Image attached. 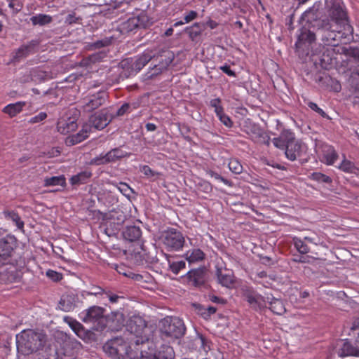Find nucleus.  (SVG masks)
I'll use <instances>...</instances> for the list:
<instances>
[{
    "instance_id": "obj_1",
    "label": "nucleus",
    "mask_w": 359,
    "mask_h": 359,
    "mask_svg": "<svg viewBox=\"0 0 359 359\" xmlns=\"http://www.w3.org/2000/svg\"><path fill=\"white\" fill-rule=\"evenodd\" d=\"M126 329L128 332L126 334V341H122L121 339L114 337V359L125 356L135 359L141 348H152L153 341L149 340L145 332L147 325L141 317L130 318L126 323Z\"/></svg>"
},
{
    "instance_id": "obj_2",
    "label": "nucleus",
    "mask_w": 359,
    "mask_h": 359,
    "mask_svg": "<svg viewBox=\"0 0 359 359\" xmlns=\"http://www.w3.org/2000/svg\"><path fill=\"white\" fill-rule=\"evenodd\" d=\"M18 353L28 355L42 350L47 343V335L38 329H27L16 335Z\"/></svg>"
},
{
    "instance_id": "obj_3",
    "label": "nucleus",
    "mask_w": 359,
    "mask_h": 359,
    "mask_svg": "<svg viewBox=\"0 0 359 359\" xmlns=\"http://www.w3.org/2000/svg\"><path fill=\"white\" fill-rule=\"evenodd\" d=\"M318 32L324 46L328 47L334 48L339 42L348 43L353 40V28L351 25L337 29L330 22H322Z\"/></svg>"
},
{
    "instance_id": "obj_4",
    "label": "nucleus",
    "mask_w": 359,
    "mask_h": 359,
    "mask_svg": "<svg viewBox=\"0 0 359 359\" xmlns=\"http://www.w3.org/2000/svg\"><path fill=\"white\" fill-rule=\"evenodd\" d=\"M247 301L255 309L261 310L269 304V309L276 315H283L286 311L283 302L272 295L263 297L260 294L247 295Z\"/></svg>"
},
{
    "instance_id": "obj_5",
    "label": "nucleus",
    "mask_w": 359,
    "mask_h": 359,
    "mask_svg": "<svg viewBox=\"0 0 359 359\" xmlns=\"http://www.w3.org/2000/svg\"><path fill=\"white\" fill-rule=\"evenodd\" d=\"M161 337L171 339H180L185 333L184 324L179 318L166 317L161 322Z\"/></svg>"
},
{
    "instance_id": "obj_6",
    "label": "nucleus",
    "mask_w": 359,
    "mask_h": 359,
    "mask_svg": "<svg viewBox=\"0 0 359 359\" xmlns=\"http://www.w3.org/2000/svg\"><path fill=\"white\" fill-rule=\"evenodd\" d=\"M161 240L168 251H179L182 249L185 243L182 233L173 228L163 232Z\"/></svg>"
},
{
    "instance_id": "obj_7",
    "label": "nucleus",
    "mask_w": 359,
    "mask_h": 359,
    "mask_svg": "<svg viewBox=\"0 0 359 359\" xmlns=\"http://www.w3.org/2000/svg\"><path fill=\"white\" fill-rule=\"evenodd\" d=\"M155 346L153 344L151 348H140V351L136 353L135 359H174L175 352L170 346L163 345L157 351H154Z\"/></svg>"
},
{
    "instance_id": "obj_8",
    "label": "nucleus",
    "mask_w": 359,
    "mask_h": 359,
    "mask_svg": "<svg viewBox=\"0 0 359 359\" xmlns=\"http://www.w3.org/2000/svg\"><path fill=\"white\" fill-rule=\"evenodd\" d=\"M104 310L100 306H93L87 310L83 318L84 323H96L93 327L95 330L102 331L107 327V319L103 315Z\"/></svg>"
},
{
    "instance_id": "obj_9",
    "label": "nucleus",
    "mask_w": 359,
    "mask_h": 359,
    "mask_svg": "<svg viewBox=\"0 0 359 359\" xmlns=\"http://www.w3.org/2000/svg\"><path fill=\"white\" fill-rule=\"evenodd\" d=\"M329 16L330 19L323 20V22H330L333 25H335V27L337 29L344 28L345 25H350L347 13L344 7L339 4H333L329 11Z\"/></svg>"
},
{
    "instance_id": "obj_10",
    "label": "nucleus",
    "mask_w": 359,
    "mask_h": 359,
    "mask_svg": "<svg viewBox=\"0 0 359 359\" xmlns=\"http://www.w3.org/2000/svg\"><path fill=\"white\" fill-rule=\"evenodd\" d=\"M64 321L67 323L74 333L85 341H96L95 334L89 330H86L83 325L69 316H65Z\"/></svg>"
},
{
    "instance_id": "obj_11",
    "label": "nucleus",
    "mask_w": 359,
    "mask_h": 359,
    "mask_svg": "<svg viewBox=\"0 0 359 359\" xmlns=\"http://www.w3.org/2000/svg\"><path fill=\"white\" fill-rule=\"evenodd\" d=\"M186 278L189 285L200 287L207 281V270L204 266L191 269L187 273Z\"/></svg>"
},
{
    "instance_id": "obj_12",
    "label": "nucleus",
    "mask_w": 359,
    "mask_h": 359,
    "mask_svg": "<svg viewBox=\"0 0 359 359\" xmlns=\"http://www.w3.org/2000/svg\"><path fill=\"white\" fill-rule=\"evenodd\" d=\"M39 45L38 40H32L27 43L22 45L13 53L11 61L17 62L30 54L34 53Z\"/></svg>"
},
{
    "instance_id": "obj_13",
    "label": "nucleus",
    "mask_w": 359,
    "mask_h": 359,
    "mask_svg": "<svg viewBox=\"0 0 359 359\" xmlns=\"http://www.w3.org/2000/svg\"><path fill=\"white\" fill-rule=\"evenodd\" d=\"M15 246V238L7 236L0 239V262L7 261L11 256Z\"/></svg>"
},
{
    "instance_id": "obj_14",
    "label": "nucleus",
    "mask_w": 359,
    "mask_h": 359,
    "mask_svg": "<svg viewBox=\"0 0 359 359\" xmlns=\"http://www.w3.org/2000/svg\"><path fill=\"white\" fill-rule=\"evenodd\" d=\"M111 121V118H109L107 114L103 112L95 113L90 117L88 122L84 125L90 126V133H91L93 129L102 130Z\"/></svg>"
},
{
    "instance_id": "obj_15",
    "label": "nucleus",
    "mask_w": 359,
    "mask_h": 359,
    "mask_svg": "<svg viewBox=\"0 0 359 359\" xmlns=\"http://www.w3.org/2000/svg\"><path fill=\"white\" fill-rule=\"evenodd\" d=\"M116 22L117 23L116 30L124 34L137 28L140 25L141 21L139 16H129L126 20L123 18L121 19V21L116 20Z\"/></svg>"
},
{
    "instance_id": "obj_16",
    "label": "nucleus",
    "mask_w": 359,
    "mask_h": 359,
    "mask_svg": "<svg viewBox=\"0 0 359 359\" xmlns=\"http://www.w3.org/2000/svg\"><path fill=\"white\" fill-rule=\"evenodd\" d=\"M283 150H285L286 158L291 161H294L305 151L306 146L300 140H295Z\"/></svg>"
},
{
    "instance_id": "obj_17",
    "label": "nucleus",
    "mask_w": 359,
    "mask_h": 359,
    "mask_svg": "<svg viewBox=\"0 0 359 359\" xmlns=\"http://www.w3.org/2000/svg\"><path fill=\"white\" fill-rule=\"evenodd\" d=\"M22 278V272L14 265H8L0 272V278L6 283L20 282Z\"/></svg>"
},
{
    "instance_id": "obj_18",
    "label": "nucleus",
    "mask_w": 359,
    "mask_h": 359,
    "mask_svg": "<svg viewBox=\"0 0 359 359\" xmlns=\"http://www.w3.org/2000/svg\"><path fill=\"white\" fill-rule=\"evenodd\" d=\"M158 59V64L154 65L153 67L150 68L147 72V78L152 79L161 74L163 71L167 69L173 60V57H165L163 55H161Z\"/></svg>"
},
{
    "instance_id": "obj_19",
    "label": "nucleus",
    "mask_w": 359,
    "mask_h": 359,
    "mask_svg": "<svg viewBox=\"0 0 359 359\" xmlns=\"http://www.w3.org/2000/svg\"><path fill=\"white\" fill-rule=\"evenodd\" d=\"M119 232L117 233V236ZM142 235V231L139 226L135 225L126 226L120 232V236L126 242L133 243L137 241Z\"/></svg>"
},
{
    "instance_id": "obj_20",
    "label": "nucleus",
    "mask_w": 359,
    "mask_h": 359,
    "mask_svg": "<svg viewBox=\"0 0 359 359\" xmlns=\"http://www.w3.org/2000/svg\"><path fill=\"white\" fill-rule=\"evenodd\" d=\"M294 140V133L291 130L285 129L280 133L279 137L273 138L272 142L276 147L283 149Z\"/></svg>"
},
{
    "instance_id": "obj_21",
    "label": "nucleus",
    "mask_w": 359,
    "mask_h": 359,
    "mask_svg": "<svg viewBox=\"0 0 359 359\" xmlns=\"http://www.w3.org/2000/svg\"><path fill=\"white\" fill-rule=\"evenodd\" d=\"M216 275L218 283L224 287H231L235 282L233 271L226 268H217Z\"/></svg>"
},
{
    "instance_id": "obj_22",
    "label": "nucleus",
    "mask_w": 359,
    "mask_h": 359,
    "mask_svg": "<svg viewBox=\"0 0 359 359\" xmlns=\"http://www.w3.org/2000/svg\"><path fill=\"white\" fill-rule=\"evenodd\" d=\"M248 134L250 139L256 143L266 144L267 146L270 144V137L257 126H253L250 128V131L248 132Z\"/></svg>"
},
{
    "instance_id": "obj_23",
    "label": "nucleus",
    "mask_w": 359,
    "mask_h": 359,
    "mask_svg": "<svg viewBox=\"0 0 359 359\" xmlns=\"http://www.w3.org/2000/svg\"><path fill=\"white\" fill-rule=\"evenodd\" d=\"M78 128V124L74 118H61L57 123V131L62 134H67L73 132Z\"/></svg>"
},
{
    "instance_id": "obj_24",
    "label": "nucleus",
    "mask_w": 359,
    "mask_h": 359,
    "mask_svg": "<svg viewBox=\"0 0 359 359\" xmlns=\"http://www.w3.org/2000/svg\"><path fill=\"white\" fill-rule=\"evenodd\" d=\"M316 40L315 34L310 31L308 28L303 27L299 29L297 41L296 42V47L300 48L303 45L308 43L310 45Z\"/></svg>"
},
{
    "instance_id": "obj_25",
    "label": "nucleus",
    "mask_w": 359,
    "mask_h": 359,
    "mask_svg": "<svg viewBox=\"0 0 359 359\" xmlns=\"http://www.w3.org/2000/svg\"><path fill=\"white\" fill-rule=\"evenodd\" d=\"M90 126L83 125L82 129L76 134L68 136L65 140L67 146H73L81 142L88 137Z\"/></svg>"
},
{
    "instance_id": "obj_26",
    "label": "nucleus",
    "mask_w": 359,
    "mask_h": 359,
    "mask_svg": "<svg viewBox=\"0 0 359 359\" xmlns=\"http://www.w3.org/2000/svg\"><path fill=\"white\" fill-rule=\"evenodd\" d=\"M76 297L74 294H64L59 302V309L65 312L72 311L76 306Z\"/></svg>"
},
{
    "instance_id": "obj_27",
    "label": "nucleus",
    "mask_w": 359,
    "mask_h": 359,
    "mask_svg": "<svg viewBox=\"0 0 359 359\" xmlns=\"http://www.w3.org/2000/svg\"><path fill=\"white\" fill-rule=\"evenodd\" d=\"M153 57L154 53L151 50H145L135 60L132 65V68L135 69L136 72H140L152 59Z\"/></svg>"
},
{
    "instance_id": "obj_28",
    "label": "nucleus",
    "mask_w": 359,
    "mask_h": 359,
    "mask_svg": "<svg viewBox=\"0 0 359 359\" xmlns=\"http://www.w3.org/2000/svg\"><path fill=\"white\" fill-rule=\"evenodd\" d=\"M323 55L320 58V65L323 68L329 69L330 66L333 64V61L336 60L334 57V48L332 47L324 48Z\"/></svg>"
},
{
    "instance_id": "obj_29",
    "label": "nucleus",
    "mask_w": 359,
    "mask_h": 359,
    "mask_svg": "<svg viewBox=\"0 0 359 359\" xmlns=\"http://www.w3.org/2000/svg\"><path fill=\"white\" fill-rule=\"evenodd\" d=\"M323 159L327 165H333L338 159V154L332 146H326L323 149Z\"/></svg>"
},
{
    "instance_id": "obj_30",
    "label": "nucleus",
    "mask_w": 359,
    "mask_h": 359,
    "mask_svg": "<svg viewBox=\"0 0 359 359\" xmlns=\"http://www.w3.org/2000/svg\"><path fill=\"white\" fill-rule=\"evenodd\" d=\"M359 354V348L353 346L351 342L346 341L339 351L340 356H356Z\"/></svg>"
},
{
    "instance_id": "obj_31",
    "label": "nucleus",
    "mask_w": 359,
    "mask_h": 359,
    "mask_svg": "<svg viewBox=\"0 0 359 359\" xmlns=\"http://www.w3.org/2000/svg\"><path fill=\"white\" fill-rule=\"evenodd\" d=\"M186 257L189 263H194L203 260L205 253L201 249H192L187 252Z\"/></svg>"
},
{
    "instance_id": "obj_32",
    "label": "nucleus",
    "mask_w": 359,
    "mask_h": 359,
    "mask_svg": "<svg viewBox=\"0 0 359 359\" xmlns=\"http://www.w3.org/2000/svg\"><path fill=\"white\" fill-rule=\"evenodd\" d=\"M25 105V103L21 102L10 104L3 109V112L9 115L10 117H13L22 110Z\"/></svg>"
},
{
    "instance_id": "obj_33",
    "label": "nucleus",
    "mask_w": 359,
    "mask_h": 359,
    "mask_svg": "<svg viewBox=\"0 0 359 359\" xmlns=\"http://www.w3.org/2000/svg\"><path fill=\"white\" fill-rule=\"evenodd\" d=\"M339 168L344 172L359 176V168L355 165L354 163L348 160L344 159L339 165Z\"/></svg>"
},
{
    "instance_id": "obj_34",
    "label": "nucleus",
    "mask_w": 359,
    "mask_h": 359,
    "mask_svg": "<svg viewBox=\"0 0 359 359\" xmlns=\"http://www.w3.org/2000/svg\"><path fill=\"white\" fill-rule=\"evenodd\" d=\"M31 21L34 25L43 26L52 22L51 16L46 14H39L31 18Z\"/></svg>"
},
{
    "instance_id": "obj_35",
    "label": "nucleus",
    "mask_w": 359,
    "mask_h": 359,
    "mask_svg": "<svg viewBox=\"0 0 359 359\" xmlns=\"http://www.w3.org/2000/svg\"><path fill=\"white\" fill-rule=\"evenodd\" d=\"M292 243L300 254H306L310 251V248L306 242H305V240H302L301 238L294 237L292 238Z\"/></svg>"
},
{
    "instance_id": "obj_36",
    "label": "nucleus",
    "mask_w": 359,
    "mask_h": 359,
    "mask_svg": "<svg viewBox=\"0 0 359 359\" xmlns=\"http://www.w3.org/2000/svg\"><path fill=\"white\" fill-rule=\"evenodd\" d=\"M126 314L123 311L114 312V330L118 331L125 325Z\"/></svg>"
},
{
    "instance_id": "obj_37",
    "label": "nucleus",
    "mask_w": 359,
    "mask_h": 359,
    "mask_svg": "<svg viewBox=\"0 0 359 359\" xmlns=\"http://www.w3.org/2000/svg\"><path fill=\"white\" fill-rule=\"evenodd\" d=\"M65 184H66V180H65V177H64V175L47 177L44 180V186L45 187L56 186V185H61V186L64 187V186H65Z\"/></svg>"
},
{
    "instance_id": "obj_38",
    "label": "nucleus",
    "mask_w": 359,
    "mask_h": 359,
    "mask_svg": "<svg viewBox=\"0 0 359 359\" xmlns=\"http://www.w3.org/2000/svg\"><path fill=\"white\" fill-rule=\"evenodd\" d=\"M324 83L326 84L327 88L334 92H339L341 89L340 83L332 78L331 76H325L324 79Z\"/></svg>"
},
{
    "instance_id": "obj_39",
    "label": "nucleus",
    "mask_w": 359,
    "mask_h": 359,
    "mask_svg": "<svg viewBox=\"0 0 359 359\" xmlns=\"http://www.w3.org/2000/svg\"><path fill=\"white\" fill-rule=\"evenodd\" d=\"M185 31L188 34L190 39L192 41L195 40L201 34L200 23L195 22L192 26L186 27Z\"/></svg>"
},
{
    "instance_id": "obj_40",
    "label": "nucleus",
    "mask_w": 359,
    "mask_h": 359,
    "mask_svg": "<svg viewBox=\"0 0 359 359\" xmlns=\"http://www.w3.org/2000/svg\"><path fill=\"white\" fill-rule=\"evenodd\" d=\"M310 178L311 180L316 181L320 183L330 184L332 182V180L330 177L320 172H313L311 175Z\"/></svg>"
},
{
    "instance_id": "obj_41",
    "label": "nucleus",
    "mask_w": 359,
    "mask_h": 359,
    "mask_svg": "<svg viewBox=\"0 0 359 359\" xmlns=\"http://www.w3.org/2000/svg\"><path fill=\"white\" fill-rule=\"evenodd\" d=\"M4 215L6 217L11 219L14 222L18 229H22L24 227V222L21 220L19 215L14 211H5Z\"/></svg>"
},
{
    "instance_id": "obj_42",
    "label": "nucleus",
    "mask_w": 359,
    "mask_h": 359,
    "mask_svg": "<svg viewBox=\"0 0 359 359\" xmlns=\"http://www.w3.org/2000/svg\"><path fill=\"white\" fill-rule=\"evenodd\" d=\"M168 264L170 271L176 275L178 274L182 269L186 267V263L183 260L172 262L168 260Z\"/></svg>"
},
{
    "instance_id": "obj_43",
    "label": "nucleus",
    "mask_w": 359,
    "mask_h": 359,
    "mask_svg": "<svg viewBox=\"0 0 359 359\" xmlns=\"http://www.w3.org/2000/svg\"><path fill=\"white\" fill-rule=\"evenodd\" d=\"M120 255L122 254L126 257L128 259H133V257H136L139 254L133 253L130 249L127 250L126 248H115V245H114V255Z\"/></svg>"
},
{
    "instance_id": "obj_44",
    "label": "nucleus",
    "mask_w": 359,
    "mask_h": 359,
    "mask_svg": "<svg viewBox=\"0 0 359 359\" xmlns=\"http://www.w3.org/2000/svg\"><path fill=\"white\" fill-rule=\"evenodd\" d=\"M229 168L235 174H240L243 171V166L241 163L236 158L230 159L229 162Z\"/></svg>"
},
{
    "instance_id": "obj_45",
    "label": "nucleus",
    "mask_w": 359,
    "mask_h": 359,
    "mask_svg": "<svg viewBox=\"0 0 359 359\" xmlns=\"http://www.w3.org/2000/svg\"><path fill=\"white\" fill-rule=\"evenodd\" d=\"M210 106L214 109L216 116L224 111V107L222 104V100L219 97L212 99L210 101Z\"/></svg>"
},
{
    "instance_id": "obj_46",
    "label": "nucleus",
    "mask_w": 359,
    "mask_h": 359,
    "mask_svg": "<svg viewBox=\"0 0 359 359\" xmlns=\"http://www.w3.org/2000/svg\"><path fill=\"white\" fill-rule=\"evenodd\" d=\"M206 174L208 175H209L210 177H213L214 179H215L216 180H219L222 182H223L225 185H227L229 187H231L232 186V182H231L230 180L223 177L222 176H221L219 173L212 170H206Z\"/></svg>"
},
{
    "instance_id": "obj_47",
    "label": "nucleus",
    "mask_w": 359,
    "mask_h": 359,
    "mask_svg": "<svg viewBox=\"0 0 359 359\" xmlns=\"http://www.w3.org/2000/svg\"><path fill=\"white\" fill-rule=\"evenodd\" d=\"M111 159V151L107 152L104 155L101 154L100 156L93 159V163L95 165H102L109 163Z\"/></svg>"
},
{
    "instance_id": "obj_48",
    "label": "nucleus",
    "mask_w": 359,
    "mask_h": 359,
    "mask_svg": "<svg viewBox=\"0 0 359 359\" xmlns=\"http://www.w3.org/2000/svg\"><path fill=\"white\" fill-rule=\"evenodd\" d=\"M110 44H111V39L106 38L104 39L97 41L96 42L88 45V49L89 50L97 49V48H100L102 47H105V46H109Z\"/></svg>"
},
{
    "instance_id": "obj_49",
    "label": "nucleus",
    "mask_w": 359,
    "mask_h": 359,
    "mask_svg": "<svg viewBox=\"0 0 359 359\" xmlns=\"http://www.w3.org/2000/svg\"><path fill=\"white\" fill-rule=\"evenodd\" d=\"M116 187L120 193L128 198H129L133 193V189L126 183L120 182L118 185L116 186Z\"/></svg>"
},
{
    "instance_id": "obj_50",
    "label": "nucleus",
    "mask_w": 359,
    "mask_h": 359,
    "mask_svg": "<svg viewBox=\"0 0 359 359\" xmlns=\"http://www.w3.org/2000/svg\"><path fill=\"white\" fill-rule=\"evenodd\" d=\"M219 120L227 128H231L233 126V121L231 118L224 113V111L217 116Z\"/></svg>"
},
{
    "instance_id": "obj_51",
    "label": "nucleus",
    "mask_w": 359,
    "mask_h": 359,
    "mask_svg": "<svg viewBox=\"0 0 359 359\" xmlns=\"http://www.w3.org/2000/svg\"><path fill=\"white\" fill-rule=\"evenodd\" d=\"M89 176L90 175H87L86 172H82L72 177L70 180L72 184H79L83 183L84 180Z\"/></svg>"
},
{
    "instance_id": "obj_52",
    "label": "nucleus",
    "mask_w": 359,
    "mask_h": 359,
    "mask_svg": "<svg viewBox=\"0 0 359 359\" xmlns=\"http://www.w3.org/2000/svg\"><path fill=\"white\" fill-rule=\"evenodd\" d=\"M125 217V215L122 212L114 210V230L117 229L115 225L118 226L121 222L124 221Z\"/></svg>"
},
{
    "instance_id": "obj_53",
    "label": "nucleus",
    "mask_w": 359,
    "mask_h": 359,
    "mask_svg": "<svg viewBox=\"0 0 359 359\" xmlns=\"http://www.w3.org/2000/svg\"><path fill=\"white\" fill-rule=\"evenodd\" d=\"M81 17H76V13L74 12H73L72 13L69 14L66 17L65 22L67 25H73V24L79 23V21H81Z\"/></svg>"
},
{
    "instance_id": "obj_54",
    "label": "nucleus",
    "mask_w": 359,
    "mask_h": 359,
    "mask_svg": "<svg viewBox=\"0 0 359 359\" xmlns=\"http://www.w3.org/2000/svg\"><path fill=\"white\" fill-rule=\"evenodd\" d=\"M47 276L55 282H57L62 278V275L60 273H58L53 270H48L46 272Z\"/></svg>"
},
{
    "instance_id": "obj_55",
    "label": "nucleus",
    "mask_w": 359,
    "mask_h": 359,
    "mask_svg": "<svg viewBox=\"0 0 359 359\" xmlns=\"http://www.w3.org/2000/svg\"><path fill=\"white\" fill-rule=\"evenodd\" d=\"M106 53L104 51H100L94 54L90 55L91 61L95 64L96 62H101L103 58L106 57Z\"/></svg>"
},
{
    "instance_id": "obj_56",
    "label": "nucleus",
    "mask_w": 359,
    "mask_h": 359,
    "mask_svg": "<svg viewBox=\"0 0 359 359\" xmlns=\"http://www.w3.org/2000/svg\"><path fill=\"white\" fill-rule=\"evenodd\" d=\"M199 189L204 193H210L212 190V184L208 181H203L198 184Z\"/></svg>"
},
{
    "instance_id": "obj_57",
    "label": "nucleus",
    "mask_w": 359,
    "mask_h": 359,
    "mask_svg": "<svg viewBox=\"0 0 359 359\" xmlns=\"http://www.w3.org/2000/svg\"><path fill=\"white\" fill-rule=\"evenodd\" d=\"M307 104L311 109L316 111V113L320 114L321 116L325 117L327 116L326 113L321 108H320L318 106V104H316L315 102H309Z\"/></svg>"
},
{
    "instance_id": "obj_58",
    "label": "nucleus",
    "mask_w": 359,
    "mask_h": 359,
    "mask_svg": "<svg viewBox=\"0 0 359 359\" xmlns=\"http://www.w3.org/2000/svg\"><path fill=\"white\" fill-rule=\"evenodd\" d=\"M199 339L201 341V348L203 350L204 352L208 353L210 350L209 341L207 340L203 335H201Z\"/></svg>"
},
{
    "instance_id": "obj_59",
    "label": "nucleus",
    "mask_w": 359,
    "mask_h": 359,
    "mask_svg": "<svg viewBox=\"0 0 359 359\" xmlns=\"http://www.w3.org/2000/svg\"><path fill=\"white\" fill-rule=\"evenodd\" d=\"M198 17V13L195 11H190L189 13L184 15V22L189 23L194 20L196 19Z\"/></svg>"
},
{
    "instance_id": "obj_60",
    "label": "nucleus",
    "mask_w": 359,
    "mask_h": 359,
    "mask_svg": "<svg viewBox=\"0 0 359 359\" xmlns=\"http://www.w3.org/2000/svg\"><path fill=\"white\" fill-rule=\"evenodd\" d=\"M8 6L12 8L15 13L20 11L22 8V4L19 0H15L12 1V3H9Z\"/></svg>"
},
{
    "instance_id": "obj_61",
    "label": "nucleus",
    "mask_w": 359,
    "mask_h": 359,
    "mask_svg": "<svg viewBox=\"0 0 359 359\" xmlns=\"http://www.w3.org/2000/svg\"><path fill=\"white\" fill-rule=\"evenodd\" d=\"M219 69L226 74H227L229 76L236 77V74L235 72L231 69L230 66L228 65H224L223 66H221Z\"/></svg>"
},
{
    "instance_id": "obj_62",
    "label": "nucleus",
    "mask_w": 359,
    "mask_h": 359,
    "mask_svg": "<svg viewBox=\"0 0 359 359\" xmlns=\"http://www.w3.org/2000/svg\"><path fill=\"white\" fill-rule=\"evenodd\" d=\"M92 64H94L93 61H91L90 56H88L86 57L83 58L79 63V65L82 67H88Z\"/></svg>"
},
{
    "instance_id": "obj_63",
    "label": "nucleus",
    "mask_w": 359,
    "mask_h": 359,
    "mask_svg": "<svg viewBox=\"0 0 359 359\" xmlns=\"http://www.w3.org/2000/svg\"><path fill=\"white\" fill-rule=\"evenodd\" d=\"M47 117V114L45 112H41L37 116L32 117L30 119V123H36L44 120Z\"/></svg>"
},
{
    "instance_id": "obj_64",
    "label": "nucleus",
    "mask_w": 359,
    "mask_h": 359,
    "mask_svg": "<svg viewBox=\"0 0 359 359\" xmlns=\"http://www.w3.org/2000/svg\"><path fill=\"white\" fill-rule=\"evenodd\" d=\"M102 348L106 353L111 355L112 354V341L109 340L108 341H107L104 344Z\"/></svg>"
}]
</instances>
